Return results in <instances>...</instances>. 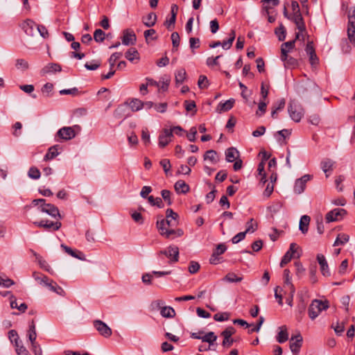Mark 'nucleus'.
I'll return each instance as SVG.
<instances>
[{"instance_id":"9b49d317","label":"nucleus","mask_w":355,"mask_h":355,"mask_svg":"<svg viewBox=\"0 0 355 355\" xmlns=\"http://www.w3.org/2000/svg\"><path fill=\"white\" fill-rule=\"evenodd\" d=\"M93 324L95 329L105 338H108L112 335V329L103 321L96 320Z\"/></svg>"},{"instance_id":"4468645a","label":"nucleus","mask_w":355,"mask_h":355,"mask_svg":"<svg viewBox=\"0 0 355 355\" xmlns=\"http://www.w3.org/2000/svg\"><path fill=\"white\" fill-rule=\"evenodd\" d=\"M297 251V244L295 243H292L290 245L289 250L286 252V254L282 257L280 262V267L283 268L285 265H286L292 258L295 257V254Z\"/></svg>"},{"instance_id":"0eeeda50","label":"nucleus","mask_w":355,"mask_h":355,"mask_svg":"<svg viewBox=\"0 0 355 355\" xmlns=\"http://www.w3.org/2000/svg\"><path fill=\"white\" fill-rule=\"evenodd\" d=\"M305 51L309 57V62L312 67H316L319 64V58L315 53L313 42H308Z\"/></svg>"},{"instance_id":"bf43d9fd","label":"nucleus","mask_w":355,"mask_h":355,"mask_svg":"<svg viewBox=\"0 0 355 355\" xmlns=\"http://www.w3.org/2000/svg\"><path fill=\"white\" fill-rule=\"evenodd\" d=\"M214 319L218 322L227 320L229 319V313L227 312L216 313L214 315Z\"/></svg>"},{"instance_id":"f704fd0d","label":"nucleus","mask_w":355,"mask_h":355,"mask_svg":"<svg viewBox=\"0 0 355 355\" xmlns=\"http://www.w3.org/2000/svg\"><path fill=\"white\" fill-rule=\"evenodd\" d=\"M243 280L242 276H238L234 272L227 273L223 278V281L229 283H237Z\"/></svg>"},{"instance_id":"1a4fd4ad","label":"nucleus","mask_w":355,"mask_h":355,"mask_svg":"<svg viewBox=\"0 0 355 355\" xmlns=\"http://www.w3.org/2000/svg\"><path fill=\"white\" fill-rule=\"evenodd\" d=\"M173 137L172 130L164 128L158 137L159 147L162 148L166 147L171 141Z\"/></svg>"},{"instance_id":"c756f323","label":"nucleus","mask_w":355,"mask_h":355,"mask_svg":"<svg viewBox=\"0 0 355 355\" xmlns=\"http://www.w3.org/2000/svg\"><path fill=\"white\" fill-rule=\"evenodd\" d=\"M236 37V33L234 30H232L229 33V38L227 40H224L221 42L220 46L225 49L228 50L232 46V43L234 41Z\"/></svg>"},{"instance_id":"aec40b11","label":"nucleus","mask_w":355,"mask_h":355,"mask_svg":"<svg viewBox=\"0 0 355 355\" xmlns=\"http://www.w3.org/2000/svg\"><path fill=\"white\" fill-rule=\"evenodd\" d=\"M20 26L27 35L33 36L34 34V28L36 25L33 21L27 19L23 21Z\"/></svg>"},{"instance_id":"9d476101","label":"nucleus","mask_w":355,"mask_h":355,"mask_svg":"<svg viewBox=\"0 0 355 355\" xmlns=\"http://www.w3.org/2000/svg\"><path fill=\"white\" fill-rule=\"evenodd\" d=\"M33 224L39 227H43L46 230L53 231L58 230L62 226V223L59 221L53 222L48 220H42L39 222H34Z\"/></svg>"},{"instance_id":"f03ea898","label":"nucleus","mask_w":355,"mask_h":355,"mask_svg":"<svg viewBox=\"0 0 355 355\" xmlns=\"http://www.w3.org/2000/svg\"><path fill=\"white\" fill-rule=\"evenodd\" d=\"M347 37L353 45L355 44V9L348 12Z\"/></svg>"},{"instance_id":"e2e57ef3","label":"nucleus","mask_w":355,"mask_h":355,"mask_svg":"<svg viewBox=\"0 0 355 355\" xmlns=\"http://www.w3.org/2000/svg\"><path fill=\"white\" fill-rule=\"evenodd\" d=\"M221 57V55H217L215 58L209 57L206 60V64L209 67L217 66L219 64L218 60Z\"/></svg>"},{"instance_id":"49530a36","label":"nucleus","mask_w":355,"mask_h":355,"mask_svg":"<svg viewBox=\"0 0 355 355\" xmlns=\"http://www.w3.org/2000/svg\"><path fill=\"white\" fill-rule=\"evenodd\" d=\"M171 82L170 76H164L161 78L159 83H162V85H159V89H162L163 92L167 91L169 84Z\"/></svg>"},{"instance_id":"37998d69","label":"nucleus","mask_w":355,"mask_h":355,"mask_svg":"<svg viewBox=\"0 0 355 355\" xmlns=\"http://www.w3.org/2000/svg\"><path fill=\"white\" fill-rule=\"evenodd\" d=\"M205 160H209L211 163L216 164L218 162V159L216 157V152L214 150H209L206 151L204 155Z\"/></svg>"},{"instance_id":"69168bd1","label":"nucleus","mask_w":355,"mask_h":355,"mask_svg":"<svg viewBox=\"0 0 355 355\" xmlns=\"http://www.w3.org/2000/svg\"><path fill=\"white\" fill-rule=\"evenodd\" d=\"M200 39L197 37H190L189 46L191 50L193 51L194 49L200 47Z\"/></svg>"},{"instance_id":"680f3d73","label":"nucleus","mask_w":355,"mask_h":355,"mask_svg":"<svg viewBox=\"0 0 355 355\" xmlns=\"http://www.w3.org/2000/svg\"><path fill=\"white\" fill-rule=\"evenodd\" d=\"M200 264L196 261H191L189 266V271L191 274L196 273L200 269Z\"/></svg>"},{"instance_id":"423d86ee","label":"nucleus","mask_w":355,"mask_h":355,"mask_svg":"<svg viewBox=\"0 0 355 355\" xmlns=\"http://www.w3.org/2000/svg\"><path fill=\"white\" fill-rule=\"evenodd\" d=\"M312 178V175L306 174L295 180L294 185V192L297 194H300L304 192L306 188V184Z\"/></svg>"},{"instance_id":"052dcab7","label":"nucleus","mask_w":355,"mask_h":355,"mask_svg":"<svg viewBox=\"0 0 355 355\" xmlns=\"http://www.w3.org/2000/svg\"><path fill=\"white\" fill-rule=\"evenodd\" d=\"M141 139L146 145L150 143V134L147 128H143L141 130Z\"/></svg>"},{"instance_id":"e433bc0d","label":"nucleus","mask_w":355,"mask_h":355,"mask_svg":"<svg viewBox=\"0 0 355 355\" xmlns=\"http://www.w3.org/2000/svg\"><path fill=\"white\" fill-rule=\"evenodd\" d=\"M281 331L278 333L277 336V340L279 343H285L288 338V334L286 331V327L285 326H282L280 327Z\"/></svg>"},{"instance_id":"2eb2a0df","label":"nucleus","mask_w":355,"mask_h":355,"mask_svg":"<svg viewBox=\"0 0 355 355\" xmlns=\"http://www.w3.org/2000/svg\"><path fill=\"white\" fill-rule=\"evenodd\" d=\"M303 338L300 334L292 336L290 340V349L294 354L300 352L302 345Z\"/></svg>"},{"instance_id":"4d7b16f0","label":"nucleus","mask_w":355,"mask_h":355,"mask_svg":"<svg viewBox=\"0 0 355 355\" xmlns=\"http://www.w3.org/2000/svg\"><path fill=\"white\" fill-rule=\"evenodd\" d=\"M198 85L200 89H205L208 87V79L204 75H200L198 81Z\"/></svg>"},{"instance_id":"7c9ffc66","label":"nucleus","mask_w":355,"mask_h":355,"mask_svg":"<svg viewBox=\"0 0 355 355\" xmlns=\"http://www.w3.org/2000/svg\"><path fill=\"white\" fill-rule=\"evenodd\" d=\"M284 284L289 286L290 291L292 295H294L295 293V287L293 284L291 282V279L290 277V270L288 269H285L284 270Z\"/></svg>"},{"instance_id":"393cba45","label":"nucleus","mask_w":355,"mask_h":355,"mask_svg":"<svg viewBox=\"0 0 355 355\" xmlns=\"http://www.w3.org/2000/svg\"><path fill=\"white\" fill-rule=\"evenodd\" d=\"M61 247L64 249V250L67 254H69L71 257H75V258L82 260V261L85 260V256L82 252L75 251V250H72L71 248L65 245L64 244H62Z\"/></svg>"},{"instance_id":"72a5a7b5","label":"nucleus","mask_w":355,"mask_h":355,"mask_svg":"<svg viewBox=\"0 0 355 355\" xmlns=\"http://www.w3.org/2000/svg\"><path fill=\"white\" fill-rule=\"evenodd\" d=\"M187 76V73L184 69L182 68L176 71L175 73V80L176 85L182 84Z\"/></svg>"},{"instance_id":"6e6552de","label":"nucleus","mask_w":355,"mask_h":355,"mask_svg":"<svg viewBox=\"0 0 355 355\" xmlns=\"http://www.w3.org/2000/svg\"><path fill=\"white\" fill-rule=\"evenodd\" d=\"M280 59L284 62V66L286 69H295L299 65L298 60L290 56L288 53L286 54V51L284 50L282 51V53H281Z\"/></svg>"},{"instance_id":"5fc2aeb1","label":"nucleus","mask_w":355,"mask_h":355,"mask_svg":"<svg viewBox=\"0 0 355 355\" xmlns=\"http://www.w3.org/2000/svg\"><path fill=\"white\" fill-rule=\"evenodd\" d=\"M159 164L163 168L164 173L167 175L171 168L170 160L168 159H163L159 162Z\"/></svg>"},{"instance_id":"603ef678","label":"nucleus","mask_w":355,"mask_h":355,"mask_svg":"<svg viewBox=\"0 0 355 355\" xmlns=\"http://www.w3.org/2000/svg\"><path fill=\"white\" fill-rule=\"evenodd\" d=\"M263 322L264 318L263 316H260L257 324H255V325L251 324V327H252V328L248 330V333L252 334L253 332H259Z\"/></svg>"},{"instance_id":"c85d7f7f","label":"nucleus","mask_w":355,"mask_h":355,"mask_svg":"<svg viewBox=\"0 0 355 355\" xmlns=\"http://www.w3.org/2000/svg\"><path fill=\"white\" fill-rule=\"evenodd\" d=\"M59 148H59L58 145H54V146L50 147L48 150L47 153L44 157V161L51 160V159H53V158H55L56 156H58L59 155V152H58Z\"/></svg>"},{"instance_id":"13d9d810","label":"nucleus","mask_w":355,"mask_h":355,"mask_svg":"<svg viewBox=\"0 0 355 355\" xmlns=\"http://www.w3.org/2000/svg\"><path fill=\"white\" fill-rule=\"evenodd\" d=\"M291 134V130L287 129H283L282 130L277 131L276 135L279 136V137H277V140L279 142H281L282 139H284L287 136L290 135Z\"/></svg>"},{"instance_id":"864d4df0","label":"nucleus","mask_w":355,"mask_h":355,"mask_svg":"<svg viewBox=\"0 0 355 355\" xmlns=\"http://www.w3.org/2000/svg\"><path fill=\"white\" fill-rule=\"evenodd\" d=\"M15 67L17 69L24 71L28 68V63L24 59H17L16 60Z\"/></svg>"},{"instance_id":"a878e982","label":"nucleus","mask_w":355,"mask_h":355,"mask_svg":"<svg viewBox=\"0 0 355 355\" xmlns=\"http://www.w3.org/2000/svg\"><path fill=\"white\" fill-rule=\"evenodd\" d=\"M174 188L178 193L185 194L189 191V186L182 180L177 181L175 183Z\"/></svg>"},{"instance_id":"8fccbe9b","label":"nucleus","mask_w":355,"mask_h":355,"mask_svg":"<svg viewBox=\"0 0 355 355\" xmlns=\"http://www.w3.org/2000/svg\"><path fill=\"white\" fill-rule=\"evenodd\" d=\"M161 195L163 200L166 202L167 205L170 206L173 203L171 198V192L169 190L164 189L161 191Z\"/></svg>"},{"instance_id":"ea45409f","label":"nucleus","mask_w":355,"mask_h":355,"mask_svg":"<svg viewBox=\"0 0 355 355\" xmlns=\"http://www.w3.org/2000/svg\"><path fill=\"white\" fill-rule=\"evenodd\" d=\"M349 236L345 234H339L334 241V246L343 245L349 241Z\"/></svg>"},{"instance_id":"a18cd8bd","label":"nucleus","mask_w":355,"mask_h":355,"mask_svg":"<svg viewBox=\"0 0 355 355\" xmlns=\"http://www.w3.org/2000/svg\"><path fill=\"white\" fill-rule=\"evenodd\" d=\"M216 339L217 336L212 331L208 332L202 337V341L208 343L210 345H213Z\"/></svg>"},{"instance_id":"338daca9","label":"nucleus","mask_w":355,"mask_h":355,"mask_svg":"<svg viewBox=\"0 0 355 355\" xmlns=\"http://www.w3.org/2000/svg\"><path fill=\"white\" fill-rule=\"evenodd\" d=\"M184 107L187 112L193 111L194 110L195 112H196V103L193 101H184Z\"/></svg>"},{"instance_id":"6ab92c4d","label":"nucleus","mask_w":355,"mask_h":355,"mask_svg":"<svg viewBox=\"0 0 355 355\" xmlns=\"http://www.w3.org/2000/svg\"><path fill=\"white\" fill-rule=\"evenodd\" d=\"M317 260L320 266L322 274L326 277L330 276L331 273L325 257L322 254H318L317 255Z\"/></svg>"},{"instance_id":"412c9836","label":"nucleus","mask_w":355,"mask_h":355,"mask_svg":"<svg viewBox=\"0 0 355 355\" xmlns=\"http://www.w3.org/2000/svg\"><path fill=\"white\" fill-rule=\"evenodd\" d=\"M334 164L335 162L329 158H325L321 162L320 167L325 173L327 178L329 176V173L333 171V167Z\"/></svg>"},{"instance_id":"f257e3e1","label":"nucleus","mask_w":355,"mask_h":355,"mask_svg":"<svg viewBox=\"0 0 355 355\" xmlns=\"http://www.w3.org/2000/svg\"><path fill=\"white\" fill-rule=\"evenodd\" d=\"M329 307V303L328 300H313L308 309L309 316L311 320H314L322 311L327 310Z\"/></svg>"},{"instance_id":"20e7f679","label":"nucleus","mask_w":355,"mask_h":355,"mask_svg":"<svg viewBox=\"0 0 355 355\" xmlns=\"http://www.w3.org/2000/svg\"><path fill=\"white\" fill-rule=\"evenodd\" d=\"M347 214V211L342 208H336L329 211L325 216L327 223L341 220Z\"/></svg>"},{"instance_id":"bb28decb","label":"nucleus","mask_w":355,"mask_h":355,"mask_svg":"<svg viewBox=\"0 0 355 355\" xmlns=\"http://www.w3.org/2000/svg\"><path fill=\"white\" fill-rule=\"evenodd\" d=\"M311 218L307 215H304L301 217L299 224V229L303 234H306L309 230V225Z\"/></svg>"},{"instance_id":"de8ad7c7","label":"nucleus","mask_w":355,"mask_h":355,"mask_svg":"<svg viewBox=\"0 0 355 355\" xmlns=\"http://www.w3.org/2000/svg\"><path fill=\"white\" fill-rule=\"evenodd\" d=\"M105 33L101 29H96L94 33V40L98 43L103 42L105 40Z\"/></svg>"},{"instance_id":"39448f33","label":"nucleus","mask_w":355,"mask_h":355,"mask_svg":"<svg viewBox=\"0 0 355 355\" xmlns=\"http://www.w3.org/2000/svg\"><path fill=\"white\" fill-rule=\"evenodd\" d=\"M75 128H79V126L74 125L73 127H62L57 132L56 135L62 140H70L74 138L76 135Z\"/></svg>"},{"instance_id":"f8f14e48","label":"nucleus","mask_w":355,"mask_h":355,"mask_svg":"<svg viewBox=\"0 0 355 355\" xmlns=\"http://www.w3.org/2000/svg\"><path fill=\"white\" fill-rule=\"evenodd\" d=\"M40 211L46 213L55 219L62 218L58 208L53 204L49 203L48 205H43Z\"/></svg>"},{"instance_id":"473e14b6","label":"nucleus","mask_w":355,"mask_h":355,"mask_svg":"<svg viewBox=\"0 0 355 355\" xmlns=\"http://www.w3.org/2000/svg\"><path fill=\"white\" fill-rule=\"evenodd\" d=\"M160 314L164 318H173L175 316V311L171 306H164L160 311Z\"/></svg>"},{"instance_id":"4be33fe9","label":"nucleus","mask_w":355,"mask_h":355,"mask_svg":"<svg viewBox=\"0 0 355 355\" xmlns=\"http://www.w3.org/2000/svg\"><path fill=\"white\" fill-rule=\"evenodd\" d=\"M234 103V98H230L224 103L220 102L216 107V111L219 113L227 112L233 107Z\"/></svg>"},{"instance_id":"a211bd4d","label":"nucleus","mask_w":355,"mask_h":355,"mask_svg":"<svg viewBox=\"0 0 355 355\" xmlns=\"http://www.w3.org/2000/svg\"><path fill=\"white\" fill-rule=\"evenodd\" d=\"M290 20H292L295 24L297 28L300 32L306 31V26L303 17L302 16L301 12L293 13Z\"/></svg>"},{"instance_id":"a19ab883","label":"nucleus","mask_w":355,"mask_h":355,"mask_svg":"<svg viewBox=\"0 0 355 355\" xmlns=\"http://www.w3.org/2000/svg\"><path fill=\"white\" fill-rule=\"evenodd\" d=\"M295 46V40L284 42L281 46V53H282V51L284 50V51H286V54H287L292 50H293Z\"/></svg>"},{"instance_id":"2f4dec72","label":"nucleus","mask_w":355,"mask_h":355,"mask_svg":"<svg viewBox=\"0 0 355 355\" xmlns=\"http://www.w3.org/2000/svg\"><path fill=\"white\" fill-rule=\"evenodd\" d=\"M129 105L132 112H137L144 108V102L138 98H132Z\"/></svg>"},{"instance_id":"58836bf2","label":"nucleus","mask_w":355,"mask_h":355,"mask_svg":"<svg viewBox=\"0 0 355 355\" xmlns=\"http://www.w3.org/2000/svg\"><path fill=\"white\" fill-rule=\"evenodd\" d=\"M48 288L53 292L58 294L60 296H64L65 295L64 291L62 287L58 286L55 282L53 280H51V284L49 285Z\"/></svg>"},{"instance_id":"3c124183","label":"nucleus","mask_w":355,"mask_h":355,"mask_svg":"<svg viewBox=\"0 0 355 355\" xmlns=\"http://www.w3.org/2000/svg\"><path fill=\"white\" fill-rule=\"evenodd\" d=\"M121 56H122V53H121V52H115L111 55V56L110 57V58L108 60L110 69H113L116 60H119V58H121Z\"/></svg>"},{"instance_id":"5701e85b","label":"nucleus","mask_w":355,"mask_h":355,"mask_svg":"<svg viewBox=\"0 0 355 355\" xmlns=\"http://www.w3.org/2000/svg\"><path fill=\"white\" fill-rule=\"evenodd\" d=\"M288 111L291 118L295 122H299L302 116L301 112L296 110V106L293 105L291 103H289Z\"/></svg>"},{"instance_id":"ddd939ff","label":"nucleus","mask_w":355,"mask_h":355,"mask_svg":"<svg viewBox=\"0 0 355 355\" xmlns=\"http://www.w3.org/2000/svg\"><path fill=\"white\" fill-rule=\"evenodd\" d=\"M167 224L164 218H162L157 221V228L158 229L161 235L164 236L166 238H170L171 235L175 233V230L168 229L166 227Z\"/></svg>"},{"instance_id":"79ce46f5","label":"nucleus","mask_w":355,"mask_h":355,"mask_svg":"<svg viewBox=\"0 0 355 355\" xmlns=\"http://www.w3.org/2000/svg\"><path fill=\"white\" fill-rule=\"evenodd\" d=\"M125 57L130 62H132L135 59H139L138 51L133 48H131L126 51Z\"/></svg>"},{"instance_id":"0e129e2a","label":"nucleus","mask_w":355,"mask_h":355,"mask_svg":"<svg viewBox=\"0 0 355 355\" xmlns=\"http://www.w3.org/2000/svg\"><path fill=\"white\" fill-rule=\"evenodd\" d=\"M16 352L18 355H29L28 351L24 345H19L18 342H16Z\"/></svg>"},{"instance_id":"cd10ccee","label":"nucleus","mask_w":355,"mask_h":355,"mask_svg":"<svg viewBox=\"0 0 355 355\" xmlns=\"http://www.w3.org/2000/svg\"><path fill=\"white\" fill-rule=\"evenodd\" d=\"M157 15L154 12L149 13L146 17L142 18V22L146 27L153 26L157 21Z\"/></svg>"},{"instance_id":"7ed1b4c3","label":"nucleus","mask_w":355,"mask_h":355,"mask_svg":"<svg viewBox=\"0 0 355 355\" xmlns=\"http://www.w3.org/2000/svg\"><path fill=\"white\" fill-rule=\"evenodd\" d=\"M162 255H165L170 259L169 263H175L178 261L179 259V248L175 245H170L165 250H161L158 253V257L162 259Z\"/></svg>"},{"instance_id":"774afa93","label":"nucleus","mask_w":355,"mask_h":355,"mask_svg":"<svg viewBox=\"0 0 355 355\" xmlns=\"http://www.w3.org/2000/svg\"><path fill=\"white\" fill-rule=\"evenodd\" d=\"M37 29L40 33V35L44 39L49 37V32L46 28L43 25H37Z\"/></svg>"},{"instance_id":"6e6d98bb","label":"nucleus","mask_w":355,"mask_h":355,"mask_svg":"<svg viewBox=\"0 0 355 355\" xmlns=\"http://www.w3.org/2000/svg\"><path fill=\"white\" fill-rule=\"evenodd\" d=\"M171 40H172V44H173V49H177L180 45V35L177 32H173L171 34Z\"/></svg>"},{"instance_id":"c03bdc74","label":"nucleus","mask_w":355,"mask_h":355,"mask_svg":"<svg viewBox=\"0 0 355 355\" xmlns=\"http://www.w3.org/2000/svg\"><path fill=\"white\" fill-rule=\"evenodd\" d=\"M275 33L279 41H284L286 39V31L283 24H281L279 27L275 29Z\"/></svg>"},{"instance_id":"f3484780","label":"nucleus","mask_w":355,"mask_h":355,"mask_svg":"<svg viewBox=\"0 0 355 355\" xmlns=\"http://www.w3.org/2000/svg\"><path fill=\"white\" fill-rule=\"evenodd\" d=\"M178 214L171 209H167L166 211V223L168 227H175L178 224Z\"/></svg>"},{"instance_id":"4c0bfd02","label":"nucleus","mask_w":355,"mask_h":355,"mask_svg":"<svg viewBox=\"0 0 355 355\" xmlns=\"http://www.w3.org/2000/svg\"><path fill=\"white\" fill-rule=\"evenodd\" d=\"M62 68L60 64L56 63H50L48 65H46L44 68L42 69L43 73H47L51 71L54 72H59L61 71Z\"/></svg>"},{"instance_id":"dca6fc26","label":"nucleus","mask_w":355,"mask_h":355,"mask_svg":"<svg viewBox=\"0 0 355 355\" xmlns=\"http://www.w3.org/2000/svg\"><path fill=\"white\" fill-rule=\"evenodd\" d=\"M137 37L131 29H125L123 31L122 43L125 46L134 44L136 42Z\"/></svg>"},{"instance_id":"c9c22d12","label":"nucleus","mask_w":355,"mask_h":355,"mask_svg":"<svg viewBox=\"0 0 355 355\" xmlns=\"http://www.w3.org/2000/svg\"><path fill=\"white\" fill-rule=\"evenodd\" d=\"M33 254L36 260L38 261L40 268L52 274V271L48 263L44 259H43L40 254H37L36 252H34Z\"/></svg>"},{"instance_id":"b1692460","label":"nucleus","mask_w":355,"mask_h":355,"mask_svg":"<svg viewBox=\"0 0 355 355\" xmlns=\"http://www.w3.org/2000/svg\"><path fill=\"white\" fill-rule=\"evenodd\" d=\"M239 156V152L234 147H230L225 151V159L227 162H233L238 159Z\"/></svg>"},{"instance_id":"09e8293b","label":"nucleus","mask_w":355,"mask_h":355,"mask_svg":"<svg viewBox=\"0 0 355 355\" xmlns=\"http://www.w3.org/2000/svg\"><path fill=\"white\" fill-rule=\"evenodd\" d=\"M28 175L31 179L37 180L40 178L41 173L37 168L32 166L28 170Z\"/></svg>"}]
</instances>
